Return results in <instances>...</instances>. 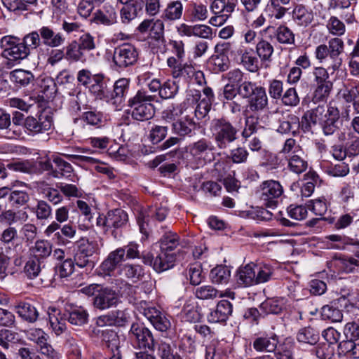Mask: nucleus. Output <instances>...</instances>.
Segmentation results:
<instances>
[{
    "instance_id": "69168bd1",
    "label": "nucleus",
    "mask_w": 359,
    "mask_h": 359,
    "mask_svg": "<svg viewBox=\"0 0 359 359\" xmlns=\"http://www.w3.org/2000/svg\"><path fill=\"white\" fill-rule=\"evenodd\" d=\"M81 119L87 124L100 128L105 123V118L103 114L97 110H89L83 113Z\"/></svg>"
},
{
    "instance_id": "052dcab7",
    "label": "nucleus",
    "mask_w": 359,
    "mask_h": 359,
    "mask_svg": "<svg viewBox=\"0 0 359 359\" xmlns=\"http://www.w3.org/2000/svg\"><path fill=\"white\" fill-rule=\"evenodd\" d=\"M299 128H301V121L299 117L294 114H290L285 120L280 123L278 131L281 133L292 132L294 135Z\"/></svg>"
},
{
    "instance_id": "cd10ccee",
    "label": "nucleus",
    "mask_w": 359,
    "mask_h": 359,
    "mask_svg": "<svg viewBox=\"0 0 359 359\" xmlns=\"http://www.w3.org/2000/svg\"><path fill=\"white\" fill-rule=\"evenodd\" d=\"M172 128L173 132L180 136L190 135L195 128L193 111L184 113V116L172 123Z\"/></svg>"
},
{
    "instance_id": "b1692460",
    "label": "nucleus",
    "mask_w": 359,
    "mask_h": 359,
    "mask_svg": "<svg viewBox=\"0 0 359 359\" xmlns=\"http://www.w3.org/2000/svg\"><path fill=\"white\" fill-rule=\"evenodd\" d=\"M278 342V337L276 334L272 333L255 338L253 341L252 346L257 352L274 353Z\"/></svg>"
},
{
    "instance_id": "39448f33",
    "label": "nucleus",
    "mask_w": 359,
    "mask_h": 359,
    "mask_svg": "<svg viewBox=\"0 0 359 359\" xmlns=\"http://www.w3.org/2000/svg\"><path fill=\"white\" fill-rule=\"evenodd\" d=\"M283 191V187L278 181L269 180L262 182L255 194L263 205L273 209L281 201Z\"/></svg>"
},
{
    "instance_id": "c03bdc74",
    "label": "nucleus",
    "mask_w": 359,
    "mask_h": 359,
    "mask_svg": "<svg viewBox=\"0 0 359 359\" xmlns=\"http://www.w3.org/2000/svg\"><path fill=\"white\" fill-rule=\"evenodd\" d=\"M296 339L299 343L315 345L320 339L318 331L311 327H306L300 329L296 335Z\"/></svg>"
},
{
    "instance_id": "6e6552de",
    "label": "nucleus",
    "mask_w": 359,
    "mask_h": 359,
    "mask_svg": "<svg viewBox=\"0 0 359 359\" xmlns=\"http://www.w3.org/2000/svg\"><path fill=\"white\" fill-rule=\"evenodd\" d=\"M77 80L80 84L88 88L96 97L100 99L105 97L107 90L103 74H93L89 70L83 69L78 72Z\"/></svg>"
},
{
    "instance_id": "ddd939ff",
    "label": "nucleus",
    "mask_w": 359,
    "mask_h": 359,
    "mask_svg": "<svg viewBox=\"0 0 359 359\" xmlns=\"http://www.w3.org/2000/svg\"><path fill=\"white\" fill-rule=\"evenodd\" d=\"M51 126L52 117L45 114H41L36 117L27 116L24 128L27 134L35 135L48 131Z\"/></svg>"
},
{
    "instance_id": "bb28decb",
    "label": "nucleus",
    "mask_w": 359,
    "mask_h": 359,
    "mask_svg": "<svg viewBox=\"0 0 359 359\" xmlns=\"http://www.w3.org/2000/svg\"><path fill=\"white\" fill-rule=\"evenodd\" d=\"M123 4L124 6L120 11L121 19L123 23L127 24L137 16L138 13L144 6V0H131Z\"/></svg>"
},
{
    "instance_id": "de8ad7c7",
    "label": "nucleus",
    "mask_w": 359,
    "mask_h": 359,
    "mask_svg": "<svg viewBox=\"0 0 359 359\" xmlns=\"http://www.w3.org/2000/svg\"><path fill=\"white\" fill-rule=\"evenodd\" d=\"M63 50H65V59L67 61L72 62L86 61L84 53L77 44V41H72L63 48Z\"/></svg>"
},
{
    "instance_id": "13d9d810",
    "label": "nucleus",
    "mask_w": 359,
    "mask_h": 359,
    "mask_svg": "<svg viewBox=\"0 0 359 359\" xmlns=\"http://www.w3.org/2000/svg\"><path fill=\"white\" fill-rule=\"evenodd\" d=\"M41 88V93H43L42 95H38L36 97V101L39 102L41 100H43L45 97L46 99H50L53 96L55 93L56 89V82L50 77H45L41 80V83L39 84Z\"/></svg>"
},
{
    "instance_id": "338daca9",
    "label": "nucleus",
    "mask_w": 359,
    "mask_h": 359,
    "mask_svg": "<svg viewBox=\"0 0 359 359\" xmlns=\"http://www.w3.org/2000/svg\"><path fill=\"white\" fill-rule=\"evenodd\" d=\"M274 48L272 44L262 39L256 45V53L262 61H270Z\"/></svg>"
},
{
    "instance_id": "e2e57ef3",
    "label": "nucleus",
    "mask_w": 359,
    "mask_h": 359,
    "mask_svg": "<svg viewBox=\"0 0 359 359\" xmlns=\"http://www.w3.org/2000/svg\"><path fill=\"white\" fill-rule=\"evenodd\" d=\"M20 41L29 55H30L31 50L36 49L42 43L39 29L37 31H33L25 34Z\"/></svg>"
},
{
    "instance_id": "f257e3e1",
    "label": "nucleus",
    "mask_w": 359,
    "mask_h": 359,
    "mask_svg": "<svg viewBox=\"0 0 359 359\" xmlns=\"http://www.w3.org/2000/svg\"><path fill=\"white\" fill-rule=\"evenodd\" d=\"M339 111L331 104L327 107L318 105L314 109L306 111L302 117L301 129L309 132L312 126L319 124L324 135H333L339 129Z\"/></svg>"
},
{
    "instance_id": "aec40b11",
    "label": "nucleus",
    "mask_w": 359,
    "mask_h": 359,
    "mask_svg": "<svg viewBox=\"0 0 359 359\" xmlns=\"http://www.w3.org/2000/svg\"><path fill=\"white\" fill-rule=\"evenodd\" d=\"M41 43L49 48H58L65 44L66 38L62 32H57L50 26L39 28Z\"/></svg>"
},
{
    "instance_id": "680f3d73",
    "label": "nucleus",
    "mask_w": 359,
    "mask_h": 359,
    "mask_svg": "<svg viewBox=\"0 0 359 359\" xmlns=\"http://www.w3.org/2000/svg\"><path fill=\"white\" fill-rule=\"evenodd\" d=\"M355 189L354 183H343L337 196L339 203L344 205H348L351 201H354Z\"/></svg>"
},
{
    "instance_id": "dca6fc26",
    "label": "nucleus",
    "mask_w": 359,
    "mask_h": 359,
    "mask_svg": "<svg viewBox=\"0 0 359 359\" xmlns=\"http://www.w3.org/2000/svg\"><path fill=\"white\" fill-rule=\"evenodd\" d=\"M119 301L118 294L111 288L104 287L98 290L93 298V305L100 310L116 306Z\"/></svg>"
},
{
    "instance_id": "9b49d317",
    "label": "nucleus",
    "mask_w": 359,
    "mask_h": 359,
    "mask_svg": "<svg viewBox=\"0 0 359 359\" xmlns=\"http://www.w3.org/2000/svg\"><path fill=\"white\" fill-rule=\"evenodd\" d=\"M176 259L177 254L168 253L161 250L155 258L150 252H142V257L143 263L152 266L157 273H161L172 268Z\"/></svg>"
},
{
    "instance_id": "4be33fe9",
    "label": "nucleus",
    "mask_w": 359,
    "mask_h": 359,
    "mask_svg": "<svg viewBox=\"0 0 359 359\" xmlns=\"http://www.w3.org/2000/svg\"><path fill=\"white\" fill-rule=\"evenodd\" d=\"M64 316L68 322L76 326H82L88 323V313L82 306L67 304Z\"/></svg>"
},
{
    "instance_id": "c9c22d12",
    "label": "nucleus",
    "mask_w": 359,
    "mask_h": 359,
    "mask_svg": "<svg viewBox=\"0 0 359 359\" xmlns=\"http://www.w3.org/2000/svg\"><path fill=\"white\" fill-rule=\"evenodd\" d=\"M30 252L35 259L43 261L51 255L53 244L48 240H38L30 248Z\"/></svg>"
},
{
    "instance_id": "a19ab883",
    "label": "nucleus",
    "mask_w": 359,
    "mask_h": 359,
    "mask_svg": "<svg viewBox=\"0 0 359 359\" xmlns=\"http://www.w3.org/2000/svg\"><path fill=\"white\" fill-rule=\"evenodd\" d=\"M211 282L217 285L227 284L231 278V270L224 265H217L210 272Z\"/></svg>"
},
{
    "instance_id": "6e6d98bb",
    "label": "nucleus",
    "mask_w": 359,
    "mask_h": 359,
    "mask_svg": "<svg viewBox=\"0 0 359 359\" xmlns=\"http://www.w3.org/2000/svg\"><path fill=\"white\" fill-rule=\"evenodd\" d=\"M30 210L39 221L48 220L52 217V208L44 200H37L36 205L30 208Z\"/></svg>"
},
{
    "instance_id": "4468645a",
    "label": "nucleus",
    "mask_w": 359,
    "mask_h": 359,
    "mask_svg": "<svg viewBox=\"0 0 359 359\" xmlns=\"http://www.w3.org/2000/svg\"><path fill=\"white\" fill-rule=\"evenodd\" d=\"M198 95L197 92H193L191 95H187L184 101L179 105L168 107L161 113L162 118L166 121H175L177 117L184 115V113L193 111L189 103L198 98Z\"/></svg>"
},
{
    "instance_id": "603ef678",
    "label": "nucleus",
    "mask_w": 359,
    "mask_h": 359,
    "mask_svg": "<svg viewBox=\"0 0 359 359\" xmlns=\"http://www.w3.org/2000/svg\"><path fill=\"white\" fill-rule=\"evenodd\" d=\"M334 264L341 272L353 273L359 267V260L352 257L340 256L335 259Z\"/></svg>"
},
{
    "instance_id": "20e7f679",
    "label": "nucleus",
    "mask_w": 359,
    "mask_h": 359,
    "mask_svg": "<svg viewBox=\"0 0 359 359\" xmlns=\"http://www.w3.org/2000/svg\"><path fill=\"white\" fill-rule=\"evenodd\" d=\"M210 130L217 147L220 149H226L238 138L239 130L225 117L212 119Z\"/></svg>"
},
{
    "instance_id": "58836bf2",
    "label": "nucleus",
    "mask_w": 359,
    "mask_h": 359,
    "mask_svg": "<svg viewBox=\"0 0 359 359\" xmlns=\"http://www.w3.org/2000/svg\"><path fill=\"white\" fill-rule=\"evenodd\" d=\"M120 272L125 278L131 280L134 283L141 280L145 274L144 269L142 265L130 263L123 264Z\"/></svg>"
},
{
    "instance_id": "8fccbe9b",
    "label": "nucleus",
    "mask_w": 359,
    "mask_h": 359,
    "mask_svg": "<svg viewBox=\"0 0 359 359\" xmlns=\"http://www.w3.org/2000/svg\"><path fill=\"white\" fill-rule=\"evenodd\" d=\"M53 161L55 164V170L53 171V176L56 178L65 177L68 178L73 172L72 165L65 161L59 156L53 157Z\"/></svg>"
},
{
    "instance_id": "ea45409f",
    "label": "nucleus",
    "mask_w": 359,
    "mask_h": 359,
    "mask_svg": "<svg viewBox=\"0 0 359 359\" xmlns=\"http://www.w3.org/2000/svg\"><path fill=\"white\" fill-rule=\"evenodd\" d=\"M160 250L168 253L177 254L176 249L180 245V237L174 232H165L159 241Z\"/></svg>"
},
{
    "instance_id": "864d4df0",
    "label": "nucleus",
    "mask_w": 359,
    "mask_h": 359,
    "mask_svg": "<svg viewBox=\"0 0 359 359\" xmlns=\"http://www.w3.org/2000/svg\"><path fill=\"white\" fill-rule=\"evenodd\" d=\"M30 201V194L25 189H13L9 195L8 201L14 208L26 205Z\"/></svg>"
},
{
    "instance_id": "2f4dec72",
    "label": "nucleus",
    "mask_w": 359,
    "mask_h": 359,
    "mask_svg": "<svg viewBox=\"0 0 359 359\" xmlns=\"http://www.w3.org/2000/svg\"><path fill=\"white\" fill-rule=\"evenodd\" d=\"M273 38L280 45L293 46L295 45V34L286 25H280L273 32Z\"/></svg>"
},
{
    "instance_id": "6ab92c4d",
    "label": "nucleus",
    "mask_w": 359,
    "mask_h": 359,
    "mask_svg": "<svg viewBox=\"0 0 359 359\" xmlns=\"http://www.w3.org/2000/svg\"><path fill=\"white\" fill-rule=\"evenodd\" d=\"M102 341L110 349L111 355L109 359H122L121 340L118 332L112 329L102 330Z\"/></svg>"
},
{
    "instance_id": "f704fd0d",
    "label": "nucleus",
    "mask_w": 359,
    "mask_h": 359,
    "mask_svg": "<svg viewBox=\"0 0 359 359\" xmlns=\"http://www.w3.org/2000/svg\"><path fill=\"white\" fill-rule=\"evenodd\" d=\"M29 218L28 213L23 210H4L0 213V223H6L8 226L15 223H23Z\"/></svg>"
},
{
    "instance_id": "7c9ffc66",
    "label": "nucleus",
    "mask_w": 359,
    "mask_h": 359,
    "mask_svg": "<svg viewBox=\"0 0 359 359\" xmlns=\"http://www.w3.org/2000/svg\"><path fill=\"white\" fill-rule=\"evenodd\" d=\"M95 251L96 249L93 243L88 241V245L86 246L81 245L74 255L73 260L74 264L80 268H84L88 266H93V263L90 261L89 257L92 256Z\"/></svg>"
},
{
    "instance_id": "a878e982",
    "label": "nucleus",
    "mask_w": 359,
    "mask_h": 359,
    "mask_svg": "<svg viewBox=\"0 0 359 359\" xmlns=\"http://www.w3.org/2000/svg\"><path fill=\"white\" fill-rule=\"evenodd\" d=\"M236 280L238 286L242 287L256 285L254 263L239 267L236 271Z\"/></svg>"
},
{
    "instance_id": "473e14b6",
    "label": "nucleus",
    "mask_w": 359,
    "mask_h": 359,
    "mask_svg": "<svg viewBox=\"0 0 359 359\" xmlns=\"http://www.w3.org/2000/svg\"><path fill=\"white\" fill-rule=\"evenodd\" d=\"M117 15L114 8L110 6H105L102 10H97L91 20L96 24L111 25L116 22Z\"/></svg>"
},
{
    "instance_id": "09e8293b",
    "label": "nucleus",
    "mask_w": 359,
    "mask_h": 359,
    "mask_svg": "<svg viewBox=\"0 0 359 359\" xmlns=\"http://www.w3.org/2000/svg\"><path fill=\"white\" fill-rule=\"evenodd\" d=\"M259 309L265 315L279 314L284 309V299H268L260 304Z\"/></svg>"
},
{
    "instance_id": "7ed1b4c3",
    "label": "nucleus",
    "mask_w": 359,
    "mask_h": 359,
    "mask_svg": "<svg viewBox=\"0 0 359 359\" xmlns=\"http://www.w3.org/2000/svg\"><path fill=\"white\" fill-rule=\"evenodd\" d=\"M156 101V96L150 95L148 91L140 89L127 101L128 113L133 120L146 121L151 119L155 114L153 104Z\"/></svg>"
},
{
    "instance_id": "72a5a7b5",
    "label": "nucleus",
    "mask_w": 359,
    "mask_h": 359,
    "mask_svg": "<svg viewBox=\"0 0 359 359\" xmlns=\"http://www.w3.org/2000/svg\"><path fill=\"white\" fill-rule=\"evenodd\" d=\"M193 92L198 93V97L196 100L191 101L189 104V106L193 109V116H194L198 120H201L205 118L209 113L212 104L208 101L200 100L201 94L200 90H190L187 95H191Z\"/></svg>"
},
{
    "instance_id": "a211bd4d",
    "label": "nucleus",
    "mask_w": 359,
    "mask_h": 359,
    "mask_svg": "<svg viewBox=\"0 0 359 359\" xmlns=\"http://www.w3.org/2000/svg\"><path fill=\"white\" fill-rule=\"evenodd\" d=\"M143 314L154 328L161 332H167L171 327V323L166 315L154 307L144 309Z\"/></svg>"
},
{
    "instance_id": "1a4fd4ad",
    "label": "nucleus",
    "mask_w": 359,
    "mask_h": 359,
    "mask_svg": "<svg viewBox=\"0 0 359 359\" xmlns=\"http://www.w3.org/2000/svg\"><path fill=\"white\" fill-rule=\"evenodd\" d=\"M130 339L140 349L154 351L156 341L151 331L143 323H133L128 332Z\"/></svg>"
},
{
    "instance_id": "bf43d9fd",
    "label": "nucleus",
    "mask_w": 359,
    "mask_h": 359,
    "mask_svg": "<svg viewBox=\"0 0 359 359\" xmlns=\"http://www.w3.org/2000/svg\"><path fill=\"white\" fill-rule=\"evenodd\" d=\"M342 97L348 103L357 100L359 97V81L348 79L344 84Z\"/></svg>"
},
{
    "instance_id": "4d7b16f0",
    "label": "nucleus",
    "mask_w": 359,
    "mask_h": 359,
    "mask_svg": "<svg viewBox=\"0 0 359 359\" xmlns=\"http://www.w3.org/2000/svg\"><path fill=\"white\" fill-rule=\"evenodd\" d=\"M184 273L187 280H189L192 285H199L205 278L200 264H190Z\"/></svg>"
},
{
    "instance_id": "c85d7f7f",
    "label": "nucleus",
    "mask_w": 359,
    "mask_h": 359,
    "mask_svg": "<svg viewBox=\"0 0 359 359\" xmlns=\"http://www.w3.org/2000/svg\"><path fill=\"white\" fill-rule=\"evenodd\" d=\"M189 149L191 155L194 158L198 159L203 158L204 160L211 161V158H207L208 152L212 154V151L214 150V147L210 140L202 138L190 144Z\"/></svg>"
},
{
    "instance_id": "4c0bfd02",
    "label": "nucleus",
    "mask_w": 359,
    "mask_h": 359,
    "mask_svg": "<svg viewBox=\"0 0 359 359\" xmlns=\"http://www.w3.org/2000/svg\"><path fill=\"white\" fill-rule=\"evenodd\" d=\"M15 309L19 316L28 323L36 322L39 316L35 306L28 302H20L15 306Z\"/></svg>"
},
{
    "instance_id": "0e129e2a",
    "label": "nucleus",
    "mask_w": 359,
    "mask_h": 359,
    "mask_svg": "<svg viewBox=\"0 0 359 359\" xmlns=\"http://www.w3.org/2000/svg\"><path fill=\"white\" fill-rule=\"evenodd\" d=\"M69 217V208L68 206H61L55 210V220L48 226V231L51 229H60V224L68 221Z\"/></svg>"
},
{
    "instance_id": "e433bc0d",
    "label": "nucleus",
    "mask_w": 359,
    "mask_h": 359,
    "mask_svg": "<svg viewBox=\"0 0 359 359\" xmlns=\"http://www.w3.org/2000/svg\"><path fill=\"white\" fill-rule=\"evenodd\" d=\"M256 285L264 283L271 280L275 275V268L270 264L254 263Z\"/></svg>"
},
{
    "instance_id": "a18cd8bd",
    "label": "nucleus",
    "mask_w": 359,
    "mask_h": 359,
    "mask_svg": "<svg viewBox=\"0 0 359 359\" xmlns=\"http://www.w3.org/2000/svg\"><path fill=\"white\" fill-rule=\"evenodd\" d=\"M187 14L191 22L204 21L208 18V11L202 3L191 2Z\"/></svg>"
},
{
    "instance_id": "9d476101",
    "label": "nucleus",
    "mask_w": 359,
    "mask_h": 359,
    "mask_svg": "<svg viewBox=\"0 0 359 359\" xmlns=\"http://www.w3.org/2000/svg\"><path fill=\"white\" fill-rule=\"evenodd\" d=\"M138 51L132 44L125 43L116 47L112 57V67L115 70L125 69L136 63Z\"/></svg>"
},
{
    "instance_id": "c756f323",
    "label": "nucleus",
    "mask_w": 359,
    "mask_h": 359,
    "mask_svg": "<svg viewBox=\"0 0 359 359\" xmlns=\"http://www.w3.org/2000/svg\"><path fill=\"white\" fill-rule=\"evenodd\" d=\"M292 18L294 22L301 27H307L313 20V13L303 4H297L293 8Z\"/></svg>"
},
{
    "instance_id": "f3484780",
    "label": "nucleus",
    "mask_w": 359,
    "mask_h": 359,
    "mask_svg": "<svg viewBox=\"0 0 359 359\" xmlns=\"http://www.w3.org/2000/svg\"><path fill=\"white\" fill-rule=\"evenodd\" d=\"M327 47L330 52V60L332 61L328 69L334 73L338 70L342 65V59L340 55L343 53L344 50V41L339 38L334 37L330 39L328 42Z\"/></svg>"
},
{
    "instance_id": "423d86ee",
    "label": "nucleus",
    "mask_w": 359,
    "mask_h": 359,
    "mask_svg": "<svg viewBox=\"0 0 359 359\" xmlns=\"http://www.w3.org/2000/svg\"><path fill=\"white\" fill-rule=\"evenodd\" d=\"M0 48L2 57L17 63L27 59L29 55L20 39L13 35H6L1 38Z\"/></svg>"
},
{
    "instance_id": "f03ea898",
    "label": "nucleus",
    "mask_w": 359,
    "mask_h": 359,
    "mask_svg": "<svg viewBox=\"0 0 359 359\" xmlns=\"http://www.w3.org/2000/svg\"><path fill=\"white\" fill-rule=\"evenodd\" d=\"M142 253L141 254L139 250V245L130 242L123 247L110 252L96 269V273L104 278H110L126 259H142Z\"/></svg>"
},
{
    "instance_id": "774afa93",
    "label": "nucleus",
    "mask_w": 359,
    "mask_h": 359,
    "mask_svg": "<svg viewBox=\"0 0 359 359\" xmlns=\"http://www.w3.org/2000/svg\"><path fill=\"white\" fill-rule=\"evenodd\" d=\"M293 345V340L291 338H286L282 344H280L274 351L276 359H294L291 351Z\"/></svg>"
},
{
    "instance_id": "49530a36",
    "label": "nucleus",
    "mask_w": 359,
    "mask_h": 359,
    "mask_svg": "<svg viewBox=\"0 0 359 359\" xmlns=\"http://www.w3.org/2000/svg\"><path fill=\"white\" fill-rule=\"evenodd\" d=\"M303 154V151H302V153L286 156L288 162L287 168L290 171L296 174H300L306 170L308 163L304 158Z\"/></svg>"
},
{
    "instance_id": "37998d69",
    "label": "nucleus",
    "mask_w": 359,
    "mask_h": 359,
    "mask_svg": "<svg viewBox=\"0 0 359 359\" xmlns=\"http://www.w3.org/2000/svg\"><path fill=\"white\" fill-rule=\"evenodd\" d=\"M241 63L244 67L250 72L255 73L259 69V61L255 55L253 49L245 48L241 50Z\"/></svg>"
},
{
    "instance_id": "79ce46f5",
    "label": "nucleus",
    "mask_w": 359,
    "mask_h": 359,
    "mask_svg": "<svg viewBox=\"0 0 359 359\" xmlns=\"http://www.w3.org/2000/svg\"><path fill=\"white\" fill-rule=\"evenodd\" d=\"M183 13V5L181 1H172L167 4L162 13V18L168 21L180 20Z\"/></svg>"
},
{
    "instance_id": "2eb2a0df",
    "label": "nucleus",
    "mask_w": 359,
    "mask_h": 359,
    "mask_svg": "<svg viewBox=\"0 0 359 359\" xmlns=\"http://www.w3.org/2000/svg\"><path fill=\"white\" fill-rule=\"evenodd\" d=\"M269 108V98L263 86L252 95L246 105L245 112L251 115H259Z\"/></svg>"
},
{
    "instance_id": "3c124183",
    "label": "nucleus",
    "mask_w": 359,
    "mask_h": 359,
    "mask_svg": "<svg viewBox=\"0 0 359 359\" xmlns=\"http://www.w3.org/2000/svg\"><path fill=\"white\" fill-rule=\"evenodd\" d=\"M194 294L197 299L201 300H213L216 298L222 297V292L219 291L210 285L196 287Z\"/></svg>"
},
{
    "instance_id": "5701e85b",
    "label": "nucleus",
    "mask_w": 359,
    "mask_h": 359,
    "mask_svg": "<svg viewBox=\"0 0 359 359\" xmlns=\"http://www.w3.org/2000/svg\"><path fill=\"white\" fill-rule=\"evenodd\" d=\"M233 312V305L227 300L219 301L215 309L210 311L207 316L210 323L225 322Z\"/></svg>"
},
{
    "instance_id": "f8f14e48",
    "label": "nucleus",
    "mask_w": 359,
    "mask_h": 359,
    "mask_svg": "<svg viewBox=\"0 0 359 359\" xmlns=\"http://www.w3.org/2000/svg\"><path fill=\"white\" fill-rule=\"evenodd\" d=\"M348 302L346 297L341 296L323 306L321 309L323 318L334 323L341 322L343 319L342 309L347 306Z\"/></svg>"
},
{
    "instance_id": "5fc2aeb1",
    "label": "nucleus",
    "mask_w": 359,
    "mask_h": 359,
    "mask_svg": "<svg viewBox=\"0 0 359 359\" xmlns=\"http://www.w3.org/2000/svg\"><path fill=\"white\" fill-rule=\"evenodd\" d=\"M11 80L20 87H25L33 83L34 76L29 71L18 69L11 72Z\"/></svg>"
},
{
    "instance_id": "0eeeda50",
    "label": "nucleus",
    "mask_w": 359,
    "mask_h": 359,
    "mask_svg": "<svg viewBox=\"0 0 359 359\" xmlns=\"http://www.w3.org/2000/svg\"><path fill=\"white\" fill-rule=\"evenodd\" d=\"M128 216L126 212L122 209H114L109 210L106 215H99L96 219V225L100 228L104 233L111 231L116 238L115 230L122 229L126 226Z\"/></svg>"
},
{
    "instance_id": "412c9836",
    "label": "nucleus",
    "mask_w": 359,
    "mask_h": 359,
    "mask_svg": "<svg viewBox=\"0 0 359 359\" xmlns=\"http://www.w3.org/2000/svg\"><path fill=\"white\" fill-rule=\"evenodd\" d=\"M238 0H213L210 11L222 19L223 22L229 19L238 6Z\"/></svg>"
},
{
    "instance_id": "393cba45",
    "label": "nucleus",
    "mask_w": 359,
    "mask_h": 359,
    "mask_svg": "<svg viewBox=\"0 0 359 359\" xmlns=\"http://www.w3.org/2000/svg\"><path fill=\"white\" fill-rule=\"evenodd\" d=\"M168 209L165 207H159L156 208H151L149 210L147 215L143 213H140L137 217V223L139 225L140 232L147 236L148 232L147 231V222H149L148 217H151L157 221H163L168 215Z\"/></svg>"
}]
</instances>
